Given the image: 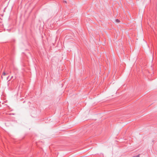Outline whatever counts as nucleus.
Wrapping results in <instances>:
<instances>
[{
  "label": "nucleus",
  "instance_id": "nucleus-1",
  "mask_svg": "<svg viewBox=\"0 0 157 157\" xmlns=\"http://www.w3.org/2000/svg\"><path fill=\"white\" fill-rule=\"evenodd\" d=\"M115 21L117 23H118L120 22V20L118 19H116L115 20Z\"/></svg>",
  "mask_w": 157,
  "mask_h": 157
},
{
  "label": "nucleus",
  "instance_id": "nucleus-2",
  "mask_svg": "<svg viewBox=\"0 0 157 157\" xmlns=\"http://www.w3.org/2000/svg\"><path fill=\"white\" fill-rule=\"evenodd\" d=\"M132 157H140V155H138L136 156H134Z\"/></svg>",
  "mask_w": 157,
  "mask_h": 157
},
{
  "label": "nucleus",
  "instance_id": "nucleus-3",
  "mask_svg": "<svg viewBox=\"0 0 157 157\" xmlns=\"http://www.w3.org/2000/svg\"><path fill=\"white\" fill-rule=\"evenodd\" d=\"M2 75H6V73H5V72H3L2 73Z\"/></svg>",
  "mask_w": 157,
  "mask_h": 157
},
{
  "label": "nucleus",
  "instance_id": "nucleus-4",
  "mask_svg": "<svg viewBox=\"0 0 157 157\" xmlns=\"http://www.w3.org/2000/svg\"><path fill=\"white\" fill-rule=\"evenodd\" d=\"M63 2H64L65 3H67V2L66 1H63Z\"/></svg>",
  "mask_w": 157,
  "mask_h": 157
},
{
  "label": "nucleus",
  "instance_id": "nucleus-5",
  "mask_svg": "<svg viewBox=\"0 0 157 157\" xmlns=\"http://www.w3.org/2000/svg\"><path fill=\"white\" fill-rule=\"evenodd\" d=\"M13 78V76L11 77L10 79H12Z\"/></svg>",
  "mask_w": 157,
  "mask_h": 157
},
{
  "label": "nucleus",
  "instance_id": "nucleus-6",
  "mask_svg": "<svg viewBox=\"0 0 157 157\" xmlns=\"http://www.w3.org/2000/svg\"><path fill=\"white\" fill-rule=\"evenodd\" d=\"M9 76L8 77H7V79H8V78H9Z\"/></svg>",
  "mask_w": 157,
  "mask_h": 157
}]
</instances>
